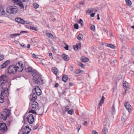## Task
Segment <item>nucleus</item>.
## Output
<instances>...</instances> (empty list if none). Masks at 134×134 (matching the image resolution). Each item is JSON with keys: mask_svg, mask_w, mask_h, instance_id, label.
Instances as JSON below:
<instances>
[{"mask_svg": "<svg viewBox=\"0 0 134 134\" xmlns=\"http://www.w3.org/2000/svg\"><path fill=\"white\" fill-rule=\"evenodd\" d=\"M7 11L8 13L12 14L16 13L17 11L16 8H14L13 6H11L7 8Z\"/></svg>", "mask_w": 134, "mask_h": 134, "instance_id": "6", "label": "nucleus"}, {"mask_svg": "<svg viewBox=\"0 0 134 134\" xmlns=\"http://www.w3.org/2000/svg\"><path fill=\"white\" fill-rule=\"evenodd\" d=\"M34 7L35 9L39 7V5L36 3H34Z\"/></svg>", "mask_w": 134, "mask_h": 134, "instance_id": "37", "label": "nucleus"}, {"mask_svg": "<svg viewBox=\"0 0 134 134\" xmlns=\"http://www.w3.org/2000/svg\"><path fill=\"white\" fill-rule=\"evenodd\" d=\"M78 65L80 67L83 68L84 67V66L83 64L82 63H80L78 64Z\"/></svg>", "mask_w": 134, "mask_h": 134, "instance_id": "45", "label": "nucleus"}, {"mask_svg": "<svg viewBox=\"0 0 134 134\" xmlns=\"http://www.w3.org/2000/svg\"><path fill=\"white\" fill-rule=\"evenodd\" d=\"M2 89L3 90H1V95L3 98L0 97V103H3L4 102V97H7L8 95L9 94V93H8V88H6L4 90L3 88H2Z\"/></svg>", "mask_w": 134, "mask_h": 134, "instance_id": "3", "label": "nucleus"}, {"mask_svg": "<svg viewBox=\"0 0 134 134\" xmlns=\"http://www.w3.org/2000/svg\"><path fill=\"white\" fill-rule=\"evenodd\" d=\"M32 56L33 57L35 58H37L38 57V55H36L35 54L33 53L32 54Z\"/></svg>", "mask_w": 134, "mask_h": 134, "instance_id": "46", "label": "nucleus"}, {"mask_svg": "<svg viewBox=\"0 0 134 134\" xmlns=\"http://www.w3.org/2000/svg\"><path fill=\"white\" fill-rule=\"evenodd\" d=\"M103 31L107 33L108 32V31H107L105 29H103Z\"/></svg>", "mask_w": 134, "mask_h": 134, "instance_id": "60", "label": "nucleus"}, {"mask_svg": "<svg viewBox=\"0 0 134 134\" xmlns=\"http://www.w3.org/2000/svg\"><path fill=\"white\" fill-rule=\"evenodd\" d=\"M43 112H42V110L41 109H39L38 110L37 112V113L39 115H42Z\"/></svg>", "mask_w": 134, "mask_h": 134, "instance_id": "36", "label": "nucleus"}, {"mask_svg": "<svg viewBox=\"0 0 134 134\" xmlns=\"http://www.w3.org/2000/svg\"><path fill=\"white\" fill-rule=\"evenodd\" d=\"M125 108L128 110V112L130 113L131 112V105L128 102H125L124 103Z\"/></svg>", "mask_w": 134, "mask_h": 134, "instance_id": "14", "label": "nucleus"}, {"mask_svg": "<svg viewBox=\"0 0 134 134\" xmlns=\"http://www.w3.org/2000/svg\"><path fill=\"white\" fill-rule=\"evenodd\" d=\"M59 86V84L58 83H56L54 87H57Z\"/></svg>", "mask_w": 134, "mask_h": 134, "instance_id": "55", "label": "nucleus"}, {"mask_svg": "<svg viewBox=\"0 0 134 134\" xmlns=\"http://www.w3.org/2000/svg\"><path fill=\"white\" fill-rule=\"evenodd\" d=\"M7 130V126L4 123H0V130L2 132H5Z\"/></svg>", "mask_w": 134, "mask_h": 134, "instance_id": "7", "label": "nucleus"}, {"mask_svg": "<svg viewBox=\"0 0 134 134\" xmlns=\"http://www.w3.org/2000/svg\"><path fill=\"white\" fill-rule=\"evenodd\" d=\"M23 129L27 130V132H24V131H23L22 133L23 134H28L30 132L31 130V129L29 128L28 125L26 126L25 127L23 128Z\"/></svg>", "mask_w": 134, "mask_h": 134, "instance_id": "18", "label": "nucleus"}, {"mask_svg": "<svg viewBox=\"0 0 134 134\" xmlns=\"http://www.w3.org/2000/svg\"><path fill=\"white\" fill-rule=\"evenodd\" d=\"M36 110H34L32 109H31V110L29 111V113H32L33 114H35L36 115H37V114L36 111Z\"/></svg>", "mask_w": 134, "mask_h": 134, "instance_id": "33", "label": "nucleus"}, {"mask_svg": "<svg viewBox=\"0 0 134 134\" xmlns=\"http://www.w3.org/2000/svg\"><path fill=\"white\" fill-rule=\"evenodd\" d=\"M81 60L83 62H88L89 59L87 58L84 57L81 58Z\"/></svg>", "mask_w": 134, "mask_h": 134, "instance_id": "24", "label": "nucleus"}, {"mask_svg": "<svg viewBox=\"0 0 134 134\" xmlns=\"http://www.w3.org/2000/svg\"><path fill=\"white\" fill-rule=\"evenodd\" d=\"M38 74H40L39 73H38L37 71L36 70H34L32 71V75L33 77L37 75Z\"/></svg>", "mask_w": 134, "mask_h": 134, "instance_id": "25", "label": "nucleus"}, {"mask_svg": "<svg viewBox=\"0 0 134 134\" xmlns=\"http://www.w3.org/2000/svg\"><path fill=\"white\" fill-rule=\"evenodd\" d=\"M62 58L65 61H68L69 59L68 56L66 54H64L62 56Z\"/></svg>", "mask_w": 134, "mask_h": 134, "instance_id": "23", "label": "nucleus"}, {"mask_svg": "<svg viewBox=\"0 0 134 134\" xmlns=\"http://www.w3.org/2000/svg\"><path fill=\"white\" fill-rule=\"evenodd\" d=\"M107 46L109 47H110L111 48H113L115 47V46L111 44H108L107 45Z\"/></svg>", "mask_w": 134, "mask_h": 134, "instance_id": "38", "label": "nucleus"}, {"mask_svg": "<svg viewBox=\"0 0 134 134\" xmlns=\"http://www.w3.org/2000/svg\"><path fill=\"white\" fill-rule=\"evenodd\" d=\"M26 71L28 72H31L32 70V69L30 67H28L25 69Z\"/></svg>", "mask_w": 134, "mask_h": 134, "instance_id": "35", "label": "nucleus"}, {"mask_svg": "<svg viewBox=\"0 0 134 134\" xmlns=\"http://www.w3.org/2000/svg\"><path fill=\"white\" fill-rule=\"evenodd\" d=\"M81 44L80 42L76 44V45H74L73 46V49L75 50L76 51L80 49L81 48Z\"/></svg>", "mask_w": 134, "mask_h": 134, "instance_id": "15", "label": "nucleus"}, {"mask_svg": "<svg viewBox=\"0 0 134 134\" xmlns=\"http://www.w3.org/2000/svg\"><path fill=\"white\" fill-rule=\"evenodd\" d=\"M95 13H92L90 14V16L91 17H93L95 15Z\"/></svg>", "mask_w": 134, "mask_h": 134, "instance_id": "50", "label": "nucleus"}, {"mask_svg": "<svg viewBox=\"0 0 134 134\" xmlns=\"http://www.w3.org/2000/svg\"><path fill=\"white\" fill-rule=\"evenodd\" d=\"M91 29L93 31L95 30V27L94 25H92L90 27Z\"/></svg>", "mask_w": 134, "mask_h": 134, "instance_id": "42", "label": "nucleus"}, {"mask_svg": "<svg viewBox=\"0 0 134 134\" xmlns=\"http://www.w3.org/2000/svg\"><path fill=\"white\" fill-rule=\"evenodd\" d=\"M17 69L15 66L14 65H10L8 68V72L9 74H15Z\"/></svg>", "mask_w": 134, "mask_h": 134, "instance_id": "4", "label": "nucleus"}, {"mask_svg": "<svg viewBox=\"0 0 134 134\" xmlns=\"http://www.w3.org/2000/svg\"><path fill=\"white\" fill-rule=\"evenodd\" d=\"M108 131V129L104 127L102 130V134H107Z\"/></svg>", "mask_w": 134, "mask_h": 134, "instance_id": "30", "label": "nucleus"}, {"mask_svg": "<svg viewBox=\"0 0 134 134\" xmlns=\"http://www.w3.org/2000/svg\"><path fill=\"white\" fill-rule=\"evenodd\" d=\"M35 92L37 96H40L41 94V91L39 88L38 86H36L34 88Z\"/></svg>", "mask_w": 134, "mask_h": 134, "instance_id": "13", "label": "nucleus"}, {"mask_svg": "<svg viewBox=\"0 0 134 134\" xmlns=\"http://www.w3.org/2000/svg\"><path fill=\"white\" fill-rule=\"evenodd\" d=\"M68 113L70 114H72L74 113V112L73 110L72 109L68 111Z\"/></svg>", "mask_w": 134, "mask_h": 134, "instance_id": "41", "label": "nucleus"}, {"mask_svg": "<svg viewBox=\"0 0 134 134\" xmlns=\"http://www.w3.org/2000/svg\"><path fill=\"white\" fill-rule=\"evenodd\" d=\"M7 76L5 75H3L1 76L0 77V83H1V85H3L4 83H6L7 82L5 80L6 79Z\"/></svg>", "mask_w": 134, "mask_h": 134, "instance_id": "10", "label": "nucleus"}, {"mask_svg": "<svg viewBox=\"0 0 134 134\" xmlns=\"http://www.w3.org/2000/svg\"><path fill=\"white\" fill-rule=\"evenodd\" d=\"M68 80V77L67 76L65 75H64L62 78V80L64 82H66L67 80Z\"/></svg>", "mask_w": 134, "mask_h": 134, "instance_id": "21", "label": "nucleus"}, {"mask_svg": "<svg viewBox=\"0 0 134 134\" xmlns=\"http://www.w3.org/2000/svg\"><path fill=\"white\" fill-rule=\"evenodd\" d=\"M73 68L72 66H71L70 67V70L71 71H72L73 70Z\"/></svg>", "mask_w": 134, "mask_h": 134, "instance_id": "58", "label": "nucleus"}, {"mask_svg": "<svg viewBox=\"0 0 134 134\" xmlns=\"http://www.w3.org/2000/svg\"><path fill=\"white\" fill-rule=\"evenodd\" d=\"M2 12H1V13H2V15H4L5 14V12L4 11V10H3V9L2 10Z\"/></svg>", "mask_w": 134, "mask_h": 134, "instance_id": "54", "label": "nucleus"}, {"mask_svg": "<svg viewBox=\"0 0 134 134\" xmlns=\"http://www.w3.org/2000/svg\"><path fill=\"white\" fill-rule=\"evenodd\" d=\"M125 2L126 4L127 5L130 6L131 5V2L130 0H126Z\"/></svg>", "mask_w": 134, "mask_h": 134, "instance_id": "31", "label": "nucleus"}, {"mask_svg": "<svg viewBox=\"0 0 134 134\" xmlns=\"http://www.w3.org/2000/svg\"><path fill=\"white\" fill-rule=\"evenodd\" d=\"M66 45V46L64 47L65 49L66 50H68V46L65 43H64Z\"/></svg>", "mask_w": 134, "mask_h": 134, "instance_id": "48", "label": "nucleus"}, {"mask_svg": "<svg viewBox=\"0 0 134 134\" xmlns=\"http://www.w3.org/2000/svg\"><path fill=\"white\" fill-rule=\"evenodd\" d=\"M17 70L20 72H21L23 70L24 68L23 66V64L22 62L20 61L17 63L15 66Z\"/></svg>", "mask_w": 134, "mask_h": 134, "instance_id": "5", "label": "nucleus"}, {"mask_svg": "<svg viewBox=\"0 0 134 134\" xmlns=\"http://www.w3.org/2000/svg\"><path fill=\"white\" fill-rule=\"evenodd\" d=\"M78 23L80 24L81 27H83V22L81 19H80L77 22Z\"/></svg>", "mask_w": 134, "mask_h": 134, "instance_id": "32", "label": "nucleus"}, {"mask_svg": "<svg viewBox=\"0 0 134 134\" xmlns=\"http://www.w3.org/2000/svg\"><path fill=\"white\" fill-rule=\"evenodd\" d=\"M104 96H102L100 100L99 101V105L102 106V104L104 103V99H105Z\"/></svg>", "mask_w": 134, "mask_h": 134, "instance_id": "27", "label": "nucleus"}, {"mask_svg": "<svg viewBox=\"0 0 134 134\" xmlns=\"http://www.w3.org/2000/svg\"><path fill=\"white\" fill-rule=\"evenodd\" d=\"M93 134H98V133L97 132L95 131H93Z\"/></svg>", "mask_w": 134, "mask_h": 134, "instance_id": "62", "label": "nucleus"}, {"mask_svg": "<svg viewBox=\"0 0 134 134\" xmlns=\"http://www.w3.org/2000/svg\"><path fill=\"white\" fill-rule=\"evenodd\" d=\"M123 87L124 89L126 91L127 90H128L129 89L130 85L126 81H125L123 84Z\"/></svg>", "mask_w": 134, "mask_h": 134, "instance_id": "16", "label": "nucleus"}, {"mask_svg": "<svg viewBox=\"0 0 134 134\" xmlns=\"http://www.w3.org/2000/svg\"><path fill=\"white\" fill-rule=\"evenodd\" d=\"M34 120V118L33 115L30 114L28 115L27 117V121L30 124H32Z\"/></svg>", "mask_w": 134, "mask_h": 134, "instance_id": "9", "label": "nucleus"}, {"mask_svg": "<svg viewBox=\"0 0 134 134\" xmlns=\"http://www.w3.org/2000/svg\"><path fill=\"white\" fill-rule=\"evenodd\" d=\"M92 12V11L89 10H87V14H89V13H91Z\"/></svg>", "mask_w": 134, "mask_h": 134, "instance_id": "59", "label": "nucleus"}, {"mask_svg": "<svg viewBox=\"0 0 134 134\" xmlns=\"http://www.w3.org/2000/svg\"><path fill=\"white\" fill-rule=\"evenodd\" d=\"M38 127V124H37L34 127V129L35 130L37 129Z\"/></svg>", "mask_w": 134, "mask_h": 134, "instance_id": "49", "label": "nucleus"}, {"mask_svg": "<svg viewBox=\"0 0 134 134\" xmlns=\"http://www.w3.org/2000/svg\"><path fill=\"white\" fill-rule=\"evenodd\" d=\"M27 31H21L20 32V33H27Z\"/></svg>", "mask_w": 134, "mask_h": 134, "instance_id": "61", "label": "nucleus"}, {"mask_svg": "<svg viewBox=\"0 0 134 134\" xmlns=\"http://www.w3.org/2000/svg\"><path fill=\"white\" fill-rule=\"evenodd\" d=\"M22 131H24V132H27V130H26V129H23V127H22Z\"/></svg>", "mask_w": 134, "mask_h": 134, "instance_id": "56", "label": "nucleus"}, {"mask_svg": "<svg viewBox=\"0 0 134 134\" xmlns=\"http://www.w3.org/2000/svg\"><path fill=\"white\" fill-rule=\"evenodd\" d=\"M4 58V56L3 55H0V61L2 60Z\"/></svg>", "mask_w": 134, "mask_h": 134, "instance_id": "44", "label": "nucleus"}, {"mask_svg": "<svg viewBox=\"0 0 134 134\" xmlns=\"http://www.w3.org/2000/svg\"><path fill=\"white\" fill-rule=\"evenodd\" d=\"M11 111L8 109H5L4 111L0 113V118L1 119L4 120H6L8 116L10 114Z\"/></svg>", "mask_w": 134, "mask_h": 134, "instance_id": "1", "label": "nucleus"}, {"mask_svg": "<svg viewBox=\"0 0 134 134\" xmlns=\"http://www.w3.org/2000/svg\"><path fill=\"white\" fill-rule=\"evenodd\" d=\"M69 85L70 86H74V83H72L71 82H70L69 83Z\"/></svg>", "mask_w": 134, "mask_h": 134, "instance_id": "51", "label": "nucleus"}, {"mask_svg": "<svg viewBox=\"0 0 134 134\" xmlns=\"http://www.w3.org/2000/svg\"><path fill=\"white\" fill-rule=\"evenodd\" d=\"M111 114L113 115L115 114V105L113 103V105L112 107L111 110Z\"/></svg>", "mask_w": 134, "mask_h": 134, "instance_id": "22", "label": "nucleus"}, {"mask_svg": "<svg viewBox=\"0 0 134 134\" xmlns=\"http://www.w3.org/2000/svg\"><path fill=\"white\" fill-rule=\"evenodd\" d=\"M32 81L35 84L42 85L43 83V79L42 78L41 75L38 74L36 76L33 77Z\"/></svg>", "mask_w": 134, "mask_h": 134, "instance_id": "2", "label": "nucleus"}, {"mask_svg": "<svg viewBox=\"0 0 134 134\" xmlns=\"http://www.w3.org/2000/svg\"><path fill=\"white\" fill-rule=\"evenodd\" d=\"M118 9L120 12H122V9L120 7H118Z\"/></svg>", "mask_w": 134, "mask_h": 134, "instance_id": "47", "label": "nucleus"}, {"mask_svg": "<svg viewBox=\"0 0 134 134\" xmlns=\"http://www.w3.org/2000/svg\"><path fill=\"white\" fill-rule=\"evenodd\" d=\"M12 1H13V2L15 4L19 5L21 8L24 9L23 5L21 1L19 0H12Z\"/></svg>", "mask_w": 134, "mask_h": 134, "instance_id": "11", "label": "nucleus"}, {"mask_svg": "<svg viewBox=\"0 0 134 134\" xmlns=\"http://www.w3.org/2000/svg\"><path fill=\"white\" fill-rule=\"evenodd\" d=\"M79 4L83 5L85 4V3L84 2H79Z\"/></svg>", "mask_w": 134, "mask_h": 134, "instance_id": "57", "label": "nucleus"}, {"mask_svg": "<svg viewBox=\"0 0 134 134\" xmlns=\"http://www.w3.org/2000/svg\"><path fill=\"white\" fill-rule=\"evenodd\" d=\"M32 98L31 99V101H35L36 100L37 98V95L36 94V93L34 92H32Z\"/></svg>", "mask_w": 134, "mask_h": 134, "instance_id": "19", "label": "nucleus"}, {"mask_svg": "<svg viewBox=\"0 0 134 134\" xmlns=\"http://www.w3.org/2000/svg\"><path fill=\"white\" fill-rule=\"evenodd\" d=\"M15 21L18 23H20L22 24H29V22L24 21L23 19H21L20 18H15Z\"/></svg>", "mask_w": 134, "mask_h": 134, "instance_id": "12", "label": "nucleus"}, {"mask_svg": "<svg viewBox=\"0 0 134 134\" xmlns=\"http://www.w3.org/2000/svg\"><path fill=\"white\" fill-rule=\"evenodd\" d=\"M21 35L20 34H11L9 36V37L10 38H13L15 36H17L20 35Z\"/></svg>", "mask_w": 134, "mask_h": 134, "instance_id": "26", "label": "nucleus"}, {"mask_svg": "<svg viewBox=\"0 0 134 134\" xmlns=\"http://www.w3.org/2000/svg\"><path fill=\"white\" fill-rule=\"evenodd\" d=\"M52 71L55 75L57 74L58 70L57 68L55 67L53 68L52 69Z\"/></svg>", "mask_w": 134, "mask_h": 134, "instance_id": "20", "label": "nucleus"}, {"mask_svg": "<svg viewBox=\"0 0 134 134\" xmlns=\"http://www.w3.org/2000/svg\"><path fill=\"white\" fill-rule=\"evenodd\" d=\"M83 125H84L86 126L87 125V122L86 121H85L84 122Z\"/></svg>", "mask_w": 134, "mask_h": 134, "instance_id": "53", "label": "nucleus"}, {"mask_svg": "<svg viewBox=\"0 0 134 134\" xmlns=\"http://www.w3.org/2000/svg\"><path fill=\"white\" fill-rule=\"evenodd\" d=\"M69 109V107L68 106H67L65 107L64 110H63V109H62V110L63 111L64 113L65 114V113L68 111Z\"/></svg>", "mask_w": 134, "mask_h": 134, "instance_id": "34", "label": "nucleus"}, {"mask_svg": "<svg viewBox=\"0 0 134 134\" xmlns=\"http://www.w3.org/2000/svg\"><path fill=\"white\" fill-rule=\"evenodd\" d=\"M49 55L51 58L52 59L53 58V56L52 53H50L49 54Z\"/></svg>", "mask_w": 134, "mask_h": 134, "instance_id": "52", "label": "nucleus"}, {"mask_svg": "<svg viewBox=\"0 0 134 134\" xmlns=\"http://www.w3.org/2000/svg\"><path fill=\"white\" fill-rule=\"evenodd\" d=\"M10 61L9 60H7L5 61L1 66V67L2 69H4L10 63Z\"/></svg>", "mask_w": 134, "mask_h": 134, "instance_id": "17", "label": "nucleus"}, {"mask_svg": "<svg viewBox=\"0 0 134 134\" xmlns=\"http://www.w3.org/2000/svg\"><path fill=\"white\" fill-rule=\"evenodd\" d=\"M77 39L80 41L82 40H83V37L82 34H79L77 37Z\"/></svg>", "mask_w": 134, "mask_h": 134, "instance_id": "28", "label": "nucleus"}, {"mask_svg": "<svg viewBox=\"0 0 134 134\" xmlns=\"http://www.w3.org/2000/svg\"><path fill=\"white\" fill-rule=\"evenodd\" d=\"M32 103L30 106L31 109L34 110H37L38 107V103L35 101H32Z\"/></svg>", "mask_w": 134, "mask_h": 134, "instance_id": "8", "label": "nucleus"}, {"mask_svg": "<svg viewBox=\"0 0 134 134\" xmlns=\"http://www.w3.org/2000/svg\"><path fill=\"white\" fill-rule=\"evenodd\" d=\"M21 46L23 47H26V45L24 44L23 45L22 44H21Z\"/></svg>", "mask_w": 134, "mask_h": 134, "instance_id": "64", "label": "nucleus"}, {"mask_svg": "<svg viewBox=\"0 0 134 134\" xmlns=\"http://www.w3.org/2000/svg\"><path fill=\"white\" fill-rule=\"evenodd\" d=\"M30 29L34 30L37 31L38 30L35 27H33L31 26L30 27Z\"/></svg>", "mask_w": 134, "mask_h": 134, "instance_id": "40", "label": "nucleus"}, {"mask_svg": "<svg viewBox=\"0 0 134 134\" xmlns=\"http://www.w3.org/2000/svg\"><path fill=\"white\" fill-rule=\"evenodd\" d=\"M74 27L76 29H78L79 25L77 24H75L74 25Z\"/></svg>", "mask_w": 134, "mask_h": 134, "instance_id": "43", "label": "nucleus"}, {"mask_svg": "<svg viewBox=\"0 0 134 134\" xmlns=\"http://www.w3.org/2000/svg\"><path fill=\"white\" fill-rule=\"evenodd\" d=\"M30 45L29 44H27V48H30Z\"/></svg>", "mask_w": 134, "mask_h": 134, "instance_id": "63", "label": "nucleus"}, {"mask_svg": "<svg viewBox=\"0 0 134 134\" xmlns=\"http://www.w3.org/2000/svg\"><path fill=\"white\" fill-rule=\"evenodd\" d=\"M46 35L49 38L53 39V35L51 33H46Z\"/></svg>", "mask_w": 134, "mask_h": 134, "instance_id": "29", "label": "nucleus"}, {"mask_svg": "<svg viewBox=\"0 0 134 134\" xmlns=\"http://www.w3.org/2000/svg\"><path fill=\"white\" fill-rule=\"evenodd\" d=\"M82 70H77L75 71L74 73L76 74H79L80 73Z\"/></svg>", "mask_w": 134, "mask_h": 134, "instance_id": "39", "label": "nucleus"}]
</instances>
